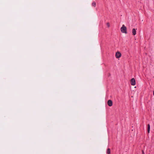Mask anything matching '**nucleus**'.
Listing matches in <instances>:
<instances>
[{
	"instance_id": "obj_1",
	"label": "nucleus",
	"mask_w": 154,
	"mask_h": 154,
	"mask_svg": "<svg viewBox=\"0 0 154 154\" xmlns=\"http://www.w3.org/2000/svg\"><path fill=\"white\" fill-rule=\"evenodd\" d=\"M121 31L123 33H127V28L124 25H123L122 26L121 28Z\"/></svg>"
},
{
	"instance_id": "obj_2",
	"label": "nucleus",
	"mask_w": 154,
	"mask_h": 154,
	"mask_svg": "<svg viewBox=\"0 0 154 154\" xmlns=\"http://www.w3.org/2000/svg\"><path fill=\"white\" fill-rule=\"evenodd\" d=\"M131 83L132 85H135V81L134 78H132L131 79Z\"/></svg>"
},
{
	"instance_id": "obj_3",
	"label": "nucleus",
	"mask_w": 154,
	"mask_h": 154,
	"mask_svg": "<svg viewBox=\"0 0 154 154\" xmlns=\"http://www.w3.org/2000/svg\"><path fill=\"white\" fill-rule=\"evenodd\" d=\"M121 56V53L119 51L117 52L116 54V58H118L120 57Z\"/></svg>"
},
{
	"instance_id": "obj_4",
	"label": "nucleus",
	"mask_w": 154,
	"mask_h": 154,
	"mask_svg": "<svg viewBox=\"0 0 154 154\" xmlns=\"http://www.w3.org/2000/svg\"><path fill=\"white\" fill-rule=\"evenodd\" d=\"M107 104L109 106H111L112 105V102L111 100H109L107 102Z\"/></svg>"
},
{
	"instance_id": "obj_5",
	"label": "nucleus",
	"mask_w": 154,
	"mask_h": 154,
	"mask_svg": "<svg viewBox=\"0 0 154 154\" xmlns=\"http://www.w3.org/2000/svg\"><path fill=\"white\" fill-rule=\"evenodd\" d=\"M132 33L133 35H134L136 34V31L135 29H133L132 30Z\"/></svg>"
},
{
	"instance_id": "obj_6",
	"label": "nucleus",
	"mask_w": 154,
	"mask_h": 154,
	"mask_svg": "<svg viewBox=\"0 0 154 154\" xmlns=\"http://www.w3.org/2000/svg\"><path fill=\"white\" fill-rule=\"evenodd\" d=\"M148 128H147V131L149 133L150 131V126L149 124H148L147 125Z\"/></svg>"
},
{
	"instance_id": "obj_7",
	"label": "nucleus",
	"mask_w": 154,
	"mask_h": 154,
	"mask_svg": "<svg viewBox=\"0 0 154 154\" xmlns=\"http://www.w3.org/2000/svg\"><path fill=\"white\" fill-rule=\"evenodd\" d=\"M107 153H108V154H109L110 153V149L109 148H108L107 149Z\"/></svg>"
},
{
	"instance_id": "obj_8",
	"label": "nucleus",
	"mask_w": 154,
	"mask_h": 154,
	"mask_svg": "<svg viewBox=\"0 0 154 154\" xmlns=\"http://www.w3.org/2000/svg\"><path fill=\"white\" fill-rule=\"evenodd\" d=\"M92 5L93 6L95 7L96 6V4L95 2H93L92 4Z\"/></svg>"
},
{
	"instance_id": "obj_9",
	"label": "nucleus",
	"mask_w": 154,
	"mask_h": 154,
	"mask_svg": "<svg viewBox=\"0 0 154 154\" xmlns=\"http://www.w3.org/2000/svg\"><path fill=\"white\" fill-rule=\"evenodd\" d=\"M107 26L108 27H109L110 26V24L109 23H107L106 24Z\"/></svg>"
},
{
	"instance_id": "obj_10",
	"label": "nucleus",
	"mask_w": 154,
	"mask_h": 154,
	"mask_svg": "<svg viewBox=\"0 0 154 154\" xmlns=\"http://www.w3.org/2000/svg\"><path fill=\"white\" fill-rule=\"evenodd\" d=\"M142 154H145L143 150L142 151Z\"/></svg>"
}]
</instances>
